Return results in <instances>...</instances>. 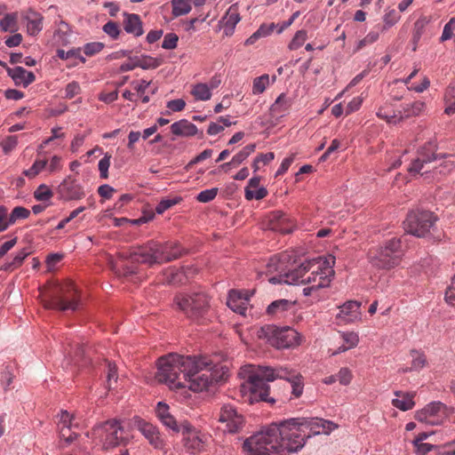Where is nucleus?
I'll return each mask as SVG.
<instances>
[{
  "mask_svg": "<svg viewBox=\"0 0 455 455\" xmlns=\"http://www.w3.org/2000/svg\"><path fill=\"white\" fill-rule=\"evenodd\" d=\"M270 84V76L268 74H263L260 76H256L252 81V94L259 95L265 92Z\"/></svg>",
  "mask_w": 455,
  "mask_h": 455,
  "instance_id": "38",
  "label": "nucleus"
},
{
  "mask_svg": "<svg viewBox=\"0 0 455 455\" xmlns=\"http://www.w3.org/2000/svg\"><path fill=\"white\" fill-rule=\"evenodd\" d=\"M334 262L335 258L314 259L307 261V273L303 280L305 284H308L303 289L305 296H311L319 288L328 287L331 275L334 273L332 269Z\"/></svg>",
  "mask_w": 455,
  "mask_h": 455,
  "instance_id": "7",
  "label": "nucleus"
},
{
  "mask_svg": "<svg viewBox=\"0 0 455 455\" xmlns=\"http://www.w3.org/2000/svg\"><path fill=\"white\" fill-rule=\"evenodd\" d=\"M180 309L192 321H202L210 308V299L207 293L198 292L183 293L175 299Z\"/></svg>",
  "mask_w": 455,
  "mask_h": 455,
  "instance_id": "11",
  "label": "nucleus"
},
{
  "mask_svg": "<svg viewBox=\"0 0 455 455\" xmlns=\"http://www.w3.org/2000/svg\"><path fill=\"white\" fill-rule=\"evenodd\" d=\"M259 337L267 339L271 346L280 347H289L299 344L300 336L296 330L291 327H277L274 324H267L261 327Z\"/></svg>",
  "mask_w": 455,
  "mask_h": 455,
  "instance_id": "12",
  "label": "nucleus"
},
{
  "mask_svg": "<svg viewBox=\"0 0 455 455\" xmlns=\"http://www.w3.org/2000/svg\"><path fill=\"white\" fill-rule=\"evenodd\" d=\"M437 218L429 210H412L403 221L405 231L417 237H424L429 234Z\"/></svg>",
  "mask_w": 455,
  "mask_h": 455,
  "instance_id": "13",
  "label": "nucleus"
},
{
  "mask_svg": "<svg viewBox=\"0 0 455 455\" xmlns=\"http://www.w3.org/2000/svg\"><path fill=\"white\" fill-rule=\"evenodd\" d=\"M195 362V366L186 367V387L194 392H203L217 379L213 376V363L211 358L189 355Z\"/></svg>",
  "mask_w": 455,
  "mask_h": 455,
  "instance_id": "8",
  "label": "nucleus"
},
{
  "mask_svg": "<svg viewBox=\"0 0 455 455\" xmlns=\"http://www.w3.org/2000/svg\"><path fill=\"white\" fill-rule=\"evenodd\" d=\"M124 26L126 33L133 34L135 36H140L144 33L143 23L138 14L124 13Z\"/></svg>",
  "mask_w": 455,
  "mask_h": 455,
  "instance_id": "28",
  "label": "nucleus"
},
{
  "mask_svg": "<svg viewBox=\"0 0 455 455\" xmlns=\"http://www.w3.org/2000/svg\"><path fill=\"white\" fill-rule=\"evenodd\" d=\"M377 116L390 124H396L399 121V116H396L390 105L387 104L378 108Z\"/></svg>",
  "mask_w": 455,
  "mask_h": 455,
  "instance_id": "42",
  "label": "nucleus"
},
{
  "mask_svg": "<svg viewBox=\"0 0 455 455\" xmlns=\"http://www.w3.org/2000/svg\"><path fill=\"white\" fill-rule=\"evenodd\" d=\"M291 100L284 92H282L270 107V115L275 120L285 116L291 107Z\"/></svg>",
  "mask_w": 455,
  "mask_h": 455,
  "instance_id": "23",
  "label": "nucleus"
},
{
  "mask_svg": "<svg viewBox=\"0 0 455 455\" xmlns=\"http://www.w3.org/2000/svg\"><path fill=\"white\" fill-rule=\"evenodd\" d=\"M7 74L13 79L16 85L27 87L34 83L36 75L23 67L7 68Z\"/></svg>",
  "mask_w": 455,
  "mask_h": 455,
  "instance_id": "22",
  "label": "nucleus"
},
{
  "mask_svg": "<svg viewBox=\"0 0 455 455\" xmlns=\"http://www.w3.org/2000/svg\"><path fill=\"white\" fill-rule=\"evenodd\" d=\"M392 404L401 411H409L414 406V395L412 393L395 392V398L392 400Z\"/></svg>",
  "mask_w": 455,
  "mask_h": 455,
  "instance_id": "31",
  "label": "nucleus"
},
{
  "mask_svg": "<svg viewBox=\"0 0 455 455\" xmlns=\"http://www.w3.org/2000/svg\"><path fill=\"white\" fill-rule=\"evenodd\" d=\"M431 18L427 17V15H422L419 17L418 20L414 23V30H413V40L418 42L419 40L425 27L429 24Z\"/></svg>",
  "mask_w": 455,
  "mask_h": 455,
  "instance_id": "45",
  "label": "nucleus"
},
{
  "mask_svg": "<svg viewBox=\"0 0 455 455\" xmlns=\"http://www.w3.org/2000/svg\"><path fill=\"white\" fill-rule=\"evenodd\" d=\"M165 280L168 281L169 283L177 284L182 283L188 277V274L184 268L181 270H176V268H168L164 272Z\"/></svg>",
  "mask_w": 455,
  "mask_h": 455,
  "instance_id": "36",
  "label": "nucleus"
},
{
  "mask_svg": "<svg viewBox=\"0 0 455 455\" xmlns=\"http://www.w3.org/2000/svg\"><path fill=\"white\" fill-rule=\"evenodd\" d=\"M219 188H208L207 190L201 191L197 196L196 199L199 202H210L212 201L213 198L216 197L218 194Z\"/></svg>",
  "mask_w": 455,
  "mask_h": 455,
  "instance_id": "57",
  "label": "nucleus"
},
{
  "mask_svg": "<svg viewBox=\"0 0 455 455\" xmlns=\"http://www.w3.org/2000/svg\"><path fill=\"white\" fill-rule=\"evenodd\" d=\"M103 30L105 33L108 34L109 36L113 37V39H116L120 34V27L118 23L113 20L107 21L103 26Z\"/></svg>",
  "mask_w": 455,
  "mask_h": 455,
  "instance_id": "55",
  "label": "nucleus"
},
{
  "mask_svg": "<svg viewBox=\"0 0 455 455\" xmlns=\"http://www.w3.org/2000/svg\"><path fill=\"white\" fill-rule=\"evenodd\" d=\"M34 196L38 201L50 200L52 197V192L47 185H40L34 193Z\"/></svg>",
  "mask_w": 455,
  "mask_h": 455,
  "instance_id": "53",
  "label": "nucleus"
},
{
  "mask_svg": "<svg viewBox=\"0 0 455 455\" xmlns=\"http://www.w3.org/2000/svg\"><path fill=\"white\" fill-rule=\"evenodd\" d=\"M285 379L291 383V394L294 398H299L304 390L303 377L296 371L289 370L287 367H252L248 377L250 380V389L254 399L263 400L264 402L274 403L275 399L269 398L270 387L267 381L275 379Z\"/></svg>",
  "mask_w": 455,
  "mask_h": 455,
  "instance_id": "2",
  "label": "nucleus"
},
{
  "mask_svg": "<svg viewBox=\"0 0 455 455\" xmlns=\"http://www.w3.org/2000/svg\"><path fill=\"white\" fill-rule=\"evenodd\" d=\"M27 21V30L30 35L38 34L44 28V18L38 12L28 9L24 16Z\"/></svg>",
  "mask_w": 455,
  "mask_h": 455,
  "instance_id": "26",
  "label": "nucleus"
},
{
  "mask_svg": "<svg viewBox=\"0 0 455 455\" xmlns=\"http://www.w3.org/2000/svg\"><path fill=\"white\" fill-rule=\"evenodd\" d=\"M163 63V59L150 57V55H140L137 57V66L142 68H156Z\"/></svg>",
  "mask_w": 455,
  "mask_h": 455,
  "instance_id": "39",
  "label": "nucleus"
},
{
  "mask_svg": "<svg viewBox=\"0 0 455 455\" xmlns=\"http://www.w3.org/2000/svg\"><path fill=\"white\" fill-rule=\"evenodd\" d=\"M172 5L174 16L188 14L192 10L190 0H172Z\"/></svg>",
  "mask_w": 455,
  "mask_h": 455,
  "instance_id": "40",
  "label": "nucleus"
},
{
  "mask_svg": "<svg viewBox=\"0 0 455 455\" xmlns=\"http://www.w3.org/2000/svg\"><path fill=\"white\" fill-rule=\"evenodd\" d=\"M185 447L192 451H201L204 447L206 442L205 435H200L197 432H188L186 436L183 438Z\"/></svg>",
  "mask_w": 455,
  "mask_h": 455,
  "instance_id": "29",
  "label": "nucleus"
},
{
  "mask_svg": "<svg viewBox=\"0 0 455 455\" xmlns=\"http://www.w3.org/2000/svg\"><path fill=\"white\" fill-rule=\"evenodd\" d=\"M74 416H71L68 411H62L60 412V436H66V430H71L73 425Z\"/></svg>",
  "mask_w": 455,
  "mask_h": 455,
  "instance_id": "46",
  "label": "nucleus"
},
{
  "mask_svg": "<svg viewBox=\"0 0 455 455\" xmlns=\"http://www.w3.org/2000/svg\"><path fill=\"white\" fill-rule=\"evenodd\" d=\"M110 164L111 155L108 153L105 154L104 156L99 161L98 167L101 179H108Z\"/></svg>",
  "mask_w": 455,
  "mask_h": 455,
  "instance_id": "50",
  "label": "nucleus"
},
{
  "mask_svg": "<svg viewBox=\"0 0 455 455\" xmlns=\"http://www.w3.org/2000/svg\"><path fill=\"white\" fill-rule=\"evenodd\" d=\"M133 426L142 433L151 445L157 449L163 448L164 440L161 438L160 432L156 426L151 425V423L147 422V420L140 417H134Z\"/></svg>",
  "mask_w": 455,
  "mask_h": 455,
  "instance_id": "18",
  "label": "nucleus"
},
{
  "mask_svg": "<svg viewBox=\"0 0 455 455\" xmlns=\"http://www.w3.org/2000/svg\"><path fill=\"white\" fill-rule=\"evenodd\" d=\"M47 166V160H36V162L28 170L24 171V174L29 179H33Z\"/></svg>",
  "mask_w": 455,
  "mask_h": 455,
  "instance_id": "49",
  "label": "nucleus"
},
{
  "mask_svg": "<svg viewBox=\"0 0 455 455\" xmlns=\"http://www.w3.org/2000/svg\"><path fill=\"white\" fill-rule=\"evenodd\" d=\"M340 336L344 344L338 347L334 355H337V353L346 352V350L350 349V347H356L359 342V334L356 332H343Z\"/></svg>",
  "mask_w": 455,
  "mask_h": 455,
  "instance_id": "35",
  "label": "nucleus"
},
{
  "mask_svg": "<svg viewBox=\"0 0 455 455\" xmlns=\"http://www.w3.org/2000/svg\"><path fill=\"white\" fill-rule=\"evenodd\" d=\"M29 253V251L26 249L20 251L15 258H13L12 261L4 263L2 268L4 271H12V269L18 268V267L21 266L24 259H27Z\"/></svg>",
  "mask_w": 455,
  "mask_h": 455,
  "instance_id": "41",
  "label": "nucleus"
},
{
  "mask_svg": "<svg viewBox=\"0 0 455 455\" xmlns=\"http://www.w3.org/2000/svg\"><path fill=\"white\" fill-rule=\"evenodd\" d=\"M295 307V301L291 299H280L271 302L266 312L268 315L275 316L276 318H283L288 315L289 312H293Z\"/></svg>",
  "mask_w": 455,
  "mask_h": 455,
  "instance_id": "21",
  "label": "nucleus"
},
{
  "mask_svg": "<svg viewBox=\"0 0 455 455\" xmlns=\"http://www.w3.org/2000/svg\"><path fill=\"white\" fill-rule=\"evenodd\" d=\"M379 38V33L377 32H370L367 34L364 38L361 39L358 44L355 46V50H361L363 49L364 46L370 45V44H372L374 42H377Z\"/></svg>",
  "mask_w": 455,
  "mask_h": 455,
  "instance_id": "61",
  "label": "nucleus"
},
{
  "mask_svg": "<svg viewBox=\"0 0 455 455\" xmlns=\"http://www.w3.org/2000/svg\"><path fill=\"white\" fill-rule=\"evenodd\" d=\"M190 93L196 100H200L201 101H207L212 95L207 83H196V84H192Z\"/></svg>",
  "mask_w": 455,
  "mask_h": 455,
  "instance_id": "34",
  "label": "nucleus"
},
{
  "mask_svg": "<svg viewBox=\"0 0 455 455\" xmlns=\"http://www.w3.org/2000/svg\"><path fill=\"white\" fill-rule=\"evenodd\" d=\"M185 250L174 241L158 243V241H148L142 246L133 247L129 251H123L119 256L131 262L146 263L148 266L162 264L177 259L185 253Z\"/></svg>",
  "mask_w": 455,
  "mask_h": 455,
  "instance_id": "3",
  "label": "nucleus"
},
{
  "mask_svg": "<svg viewBox=\"0 0 455 455\" xmlns=\"http://www.w3.org/2000/svg\"><path fill=\"white\" fill-rule=\"evenodd\" d=\"M240 20L239 11L236 5L233 4L227 10L225 15L220 20L221 27L226 35H231Z\"/></svg>",
  "mask_w": 455,
  "mask_h": 455,
  "instance_id": "24",
  "label": "nucleus"
},
{
  "mask_svg": "<svg viewBox=\"0 0 455 455\" xmlns=\"http://www.w3.org/2000/svg\"><path fill=\"white\" fill-rule=\"evenodd\" d=\"M0 146L3 148V151L4 154H10L15 148L18 146V138L12 135L11 137H7L0 142Z\"/></svg>",
  "mask_w": 455,
  "mask_h": 455,
  "instance_id": "54",
  "label": "nucleus"
},
{
  "mask_svg": "<svg viewBox=\"0 0 455 455\" xmlns=\"http://www.w3.org/2000/svg\"><path fill=\"white\" fill-rule=\"evenodd\" d=\"M196 365L194 359L189 355L170 354L158 360V369L156 379L164 383L171 389L187 387V367Z\"/></svg>",
  "mask_w": 455,
  "mask_h": 455,
  "instance_id": "4",
  "label": "nucleus"
},
{
  "mask_svg": "<svg viewBox=\"0 0 455 455\" xmlns=\"http://www.w3.org/2000/svg\"><path fill=\"white\" fill-rule=\"evenodd\" d=\"M267 194V190L265 188H259L257 190L256 188H245V198L247 200H253V198L262 200Z\"/></svg>",
  "mask_w": 455,
  "mask_h": 455,
  "instance_id": "51",
  "label": "nucleus"
},
{
  "mask_svg": "<svg viewBox=\"0 0 455 455\" xmlns=\"http://www.w3.org/2000/svg\"><path fill=\"white\" fill-rule=\"evenodd\" d=\"M338 427L337 423L323 418H291L279 425L274 423L247 438L243 450L248 455H288L303 448L305 429L318 435L330 434Z\"/></svg>",
  "mask_w": 455,
  "mask_h": 455,
  "instance_id": "1",
  "label": "nucleus"
},
{
  "mask_svg": "<svg viewBox=\"0 0 455 455\" xmlns=\"http://www.w3.org/2000/svg\"><path fill=\"white\" fill-rule=\"evenodd\" d=\"M178 40L179 36H177V34H165L162 43V47H164V49H175V47L178 45Z\"/></svg>",
  "mask_w": 455,
  "mask_h": 455,
  "instance_id": "58",
  "label": "nucleus"
},
{
  "mask_svg": "<svg viewBox=\"0 0 455 455\" xmlns=\"http://www.w3.org/2000/svg\"><path fill=\"white\" fill-rule=\"evenodd\" d=\"M447 415V407L442 402H433L418 411L416 419L427 424H440Z\"/></svg>",
  "mask_w": 455,
  "mask_h": 455,
  "instance_id": "16",
  "label": "nucleus"
},
{
  "mask_svg": "<svg viewBox=\"0 0 455 455\" xmlns=\"http://www.w3.org/2000/svg\"><path fill=\"white\" fill-rule=\"evenodd\" d=\"M180 197H175L174 199H164L159 202L158 205L156 207V212L157 213H164V211L169 210V208L174 206V204L180 202Z\"/></svg>",
  "mask_w": 455,
  "mask_h": 455,
  "instance_id": "59",
  "label": "nucleus"
},
{
  "mask_svg": "<svg viewBox=\"0 0 455 455\" xmlns=\"http://www.w3.org/2000/svg\"><path fill=\"white\" fill-rule=\"evenodd\" d=\"M58 194L64 201H77L84 197L85 190L83 185L73 178V176H67L66 179L58 187Z\"/></svg>",
  "mask_w": 455,
  "mask_h": 455,
  "instance_id": "15",
  "label": "nucleus"
},
{
  "mask_svg": "<svg viewBox=\"0 0 455 455\" xmlns=\"http://www.w3.org/2000/svg\"><path fill=\"white\" fill-rule=\"evenodd\" d=\"M92 437L100 443L103 449L115 448L123 439L121 423L116 419L106 420L93 427Z\"/></svg>",
  "mask_w": 455,
  "mask_h": 455,
  "instance_id": "14",
  "label": "nucleus"
},
{
  "mask_svg": "<svg viewBox=\"0 0 455 455\" xmlns=\"http://www.w3.org/2000/svg\"><path fill=\"white\" fill-rule=\"evenodd\" d=\"M455 30V17L451 18V20L445 24L444 29L443 30L440 40L442 42H445V40L451 39L453 36V31Z\"/></svg>",
  "mask_w": 455,
  "mask_h": 455,
  "instance_id": "56",
  "label": "nucleus"
},
{
  "mask_svg": "<svg viewBox=\"0 0 455 455\" xmlns=\"http://www.w3.org/2000/svg\"><path fill=\"white\" fill-rule=\"evenodd\" d=\"M291 259V255L288 252L281 253L279 259H272L269 263V267H275L279 272L278 276L270 278L272 283H284L295 284L304 283L303 279L306 278L307 273V261L302 262L296 267H290L286 269V263Z\"/></svg>",
  "mask_w": 455,
  "mask_h": 455,
  "instance_id": "10",
  "label": "nucleus"
},
{
  "mask_svg": "<svg viewBox=\"0 0 455 455\" xmlns=\"http://www.w3.org/2000/svg\"><path fill=\"white\" fill-rule=\"evenodd\" d=\"M81 92V86L77 82L68 83L65 87V98L72 99Z\"/></svg>",
  "mask_w": 455,
  "mask_h": 455,
  "instance_id": "63",
  "label": "nucleus"
},
{
  "mask_svg": "<svg viewBox=\"0 0 455 455\" xmlns=\"http://www.w3.org/2000/svg\"><path fill=\"white\" fill-rule=\"evenodd\" d=\"M444 112L448 115L454 114L455 112V83H451L444 92Z\"/></svg>",
  "mask_w": 455,
  "mask_h": 455,
  "instance_id": "37",
  "label": "nucleus"
},
{
  "mask_svg": "<svg viewBox=\"0 0 455 455\" xmlns=\"http://www.w3.org/2000/svg\"><path fill=\"white\" fill-rule=\"evenodd\" d=\"M248 297H243L240 291L232 290L229 292L228 305V307L241 315H245L247 308Z\"/></svg>",
  "mask_w": 455,
  "mask_h": 455,
  "instance_id": "27",
  "label": "nucleus"
},
{
  "mask_svg": "<svg viewBox=\"0 0 455 455\" xmlns=\"http://www.w3.org/2000/svg\"><path fill=\"white\" fill-rule=\"evenodd\" d=\"M445 300L451 306H455V276L445 291Z\"/></svg>",
  "mask_w": 455,
  "mask_h": 455,
  "instance_id": "64",
  "label": "nucleus"
},
{
  "mask_svg": "<svg viewBox=\"0 0 455 455\" xmlns=\"http://www.w3.org/2000/svg\"><path fill=\"white\" fill-rule=\"evenodd\" d=\"M219 420L226 424V428L229 433H237L244 424L243 415L238 413L235 407L231 404H225L221 407Z\"/></svg>",
  "mask_w": 455,
  "mask_h": 455,
  "instance_id": "17",
  "label": "nucleus"
},
{
  "mask_svg": "<svg viewBox=\"0 0 455 455\" xmlns=\"http://www.w3.org/2000/svg\"><path fill=\"white\" fill-rule=\"evenodd\" d=\"M268 228L274 231H279L282 234H289L291 232L295 222L289 218L286 213L282 212H274L268 217Z\"/></svg>",
  "mask_w": 455,
  "mask_h": 455,
  "instance_id": "19",
  "label": "nucleus"
},
{
  "mask_svg": "<svg viewBox=\"0 0 455 455\" xmlns=\"http://www.w3.org/2000/svg\"><path fill=\"white\" fill-rule=\"evenodd\" d=\"M411 364L409 368L410 371H419V369L425 367L427 363V358L425 355L420 354V352L412 351L411 352Z\"/></svg>",
  "mask_w": 455,
  "mask_h": 455,
  "instance_id": "47",
  "label": "nucleus"
},
{
  "mask_svg": "<svg viewBox=\"0 0 455 455\" xmlns=\"http://www.w3.org/2000/svg\"><path fill=\"white\" fill-rule=\"evenodd\" d=\"M117 379L118 376L116 363H111V362H108L107 383L108 389L114 387V383H116Z\"/></svg>",
  "mask_w": 455,
  "mask_h": 455,
  "instance_id": "52",
  "label": "nucleus"
},
{
  "mask_svg": "<svg viewBox=\"0 0 455 455\" xmlns=\"http://www.w3.org/2000/svg\"><path fill=\"white\" fill-rule=\"evenodd\" d=\"M455 168L454 155H441L426 153L425 150L419 152L418 156L409 166L411 175H421L428 179V173L433 172V176L447 175Z\"/></svg>",
  "mask_w": 455,
  "mask_h": 455,
  "instance_id": "5",
  "label": "nucleus"
},
{
  "mask_svg": "<svg viewBox=\"0 0 455 455\" xmlns=\"http://www.w3.org/2000/svg\"><path fill=\"white\" fill-rule=\"evenodd\" d=\"M30 212L23 206L13 207L9 215V225H14L19 220H25L29 217Z\"/></svg>",
  "mask_w": 455,
  "mask_h": 455,
  "instance_id": "44",
  "label": "nucleus"
},
{
  "mask_svg": "<svg viewBox=\"0 0 455 455\" xmlns=\"http://www.w3.org/2000/svg\"><path fill=\"white\" fill-rule=\"evenodd\" d=\"M80 302L78 290L72 281H65L63 283L55 284L49 293V299H44L45 308L60 310H76Z\"/></svg>",
  "mask_w": 455,
  "mask_h": 455,
  "instance_id": "9",
  "label": "nucleus"
},
{
  "mask_svg": "<svg viewBox=\"0 0 455 455\" xmlns=\"http://www.w3.org/2000/svg\"><path fill=\"white\" fill-rule=\"evenodd\" d=\"M426 108V103L424 101H414L411 104H407L403 107V113L400 111L398 121L403 120L404 117L417 116L420 112H423Z\"/></svg>",
  "mask_w": 455,
  "mask_h": 455,
  "instance_id": "33",
  "label": "nucleus"
},
{
  "mask_svg": "<svg viewBox=\"0 0 455 455\" xmlns=\"http://www.w3.org/2000/svg\"><path fill=\"white\" fill-rule=\"evenodd\" d=\"M307 30H304V29L298 30L295 33L292 40L290 42L288 48L290 50H297V49H299V47L303 45L305 40H307Z\"/></svg>",
  "mask_w": 455,
  "mask_h": 455,
  "instance_id": "48",
  "label": "nucleus"
},
{
  "mask_svg": "<svg viewBox=\"0 0 455 455\" xmlns=\"http://www.w3.org/2000/svg\"><path fill=\"white\" fill-rule=\"evenodd\" d=\"M338 380L340 384L344 386H347L353 379V373L348 368L344 367L340 368V370L337 373Z\"/></svg>",
  "mask_w": 455,
  "mask_h": 455,
  "instance_id": "60",
  "label": "nucleus"
},
{
  "mask_svg": "<svg viewBox=\"0 0 455 455\" xmlns=\"http://www.w3.org/2000/svg\"><path fill=\"white\" fill-rule=\"evenodd\" d=\"M156 411L157 418L159 420H161L164 426L175 431L179 430L177 420L174 419L172 414H171L170 407L168 404L164 403V402H159L157 403Z\"/></svg>",
  "mask_w": 455,
  "mask_h": 455,
  "instance_id": "25",
  "label": "nucleus"
},
{
  "mask_svg": "<svg viewBox=\"0 0 455 455\" xmlns=\"http://www.w3.org/2000/svg\"><path fill=\"white\" fill-rule=\"evenodd\" d=\"M104 44L100 42H92V43H87L84 47V52L86 55H94L97 54V52H101L103 49Z\"/></svg>",
  "mask_w": 455,
  "mask_h": 455,
  "instance_id": "62",
  "label": "nucleus"
},
{
  "mask_svg": "<svg viewBox=\"0 0 455 455\" xmlns=\"http://www.w3.org/2000/svg\"><path fill=\"white\" fill-rule=\"evenodd\" d=\"M338 321L342 323H353L361 318V304L357 301H347L340 307L336 315Z\"/></svg>",
  "mask_w": 455,
  "mask_h": 455,
  "instance_id": "20",
  "label": "nucleus"
},
{
  "mask_svg": "<svg viewBox=\"0 0 455 455\" xmlns=\"http://www.w3.org/2000/svg\"><path fill=\"white\" fill-rule=\"evenodd\" d=\"M172 132L178 136H193L198 132V128L187 119H181L171 125Z\"/></svg>",
  "mask_w": 455,
  "mask_h": 455,
  "instance_id": "30",
  "label": "nucleus"
},
{
  "mask_svg": "<svg viewBox=\"0 0 455 455\" xmlns=\"http://www.w3.org/2000/svg\"><path fill=\"white\" fill-rule=\"evenodd\" d=\"M18 29L19 14L17 12L7 13L0 20L1 31H9V33H14V31H18Z\"/></svg>",
  "mask_w": 455,
  "mask_h": 455,
  "instance_id": "32",
  "label": "nucleus"
},
{
  "mask_svg": "<svg viewBox=\"0 0 455 455\" xmlns=\"http://www.w3.org/2000/svg\"><path fill=\"white\" fill-rule=\"evenodd\" d=\"M403 254L401 237H392L368 251V259L378 269H391L399 266Z\"/></svg>",
  "mask_w": 455,
  "mask_h": 455,
  "instance_id": "6",
  "label": "nucleus"
},
{
  "mask_svg": "<svg viewBox=\"0 0 455 455\" xmlns=\"http://www.w3.org/2000/svg\"><path fill=\"white\" fill-rule=\"evenodd\" d=\"M255 148V144H248L242 150L238 151V153L235 154L231 159L232 166L235 167L238 166V164L243 163V161L246 160L248 156L254 152Z\"/></svg>",
  "mask_w": 455,
  "mask_h": 455,
  "instance_id": "43",
  "label": "nucleus"
}]
</instances>
